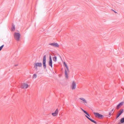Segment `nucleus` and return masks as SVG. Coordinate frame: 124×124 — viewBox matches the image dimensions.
Here are the masks:
<instances>
[{"label":"nucleus","instance_id":"11","mask_svg":"<svg viewBox=\"0 0 124 124\" xmlns=\"http://www.w3.org/2000/svg\"><path fill=\"white\" fill-rule=\"evenodd\" d=\"M123 103L124 102H122L120 103L117 106L116 108V109H118L121 107V106L123 105Z\"/></svg>","mask_w":124,"mask_h":124},{"label":"nucleus","instance_id":"8","mask_svg":"<svg viewBox=\"0 0 124 124\" xmlns=\"http://www.w3.org/2000/svg\"><path fill=\"white\" fill-rule=\"evenodd\" d=\"M49 45L52 46L54 47H58L59 46V45L57 43L55 42L52 43H50L49 44Z\"/></svg>","mask_w":124,"mask_h":124},{"label":"nucleus","instance_id":"17","mask_svg":"<svg viewBox=\"0 0 124 124\" xmlns=\"http://www.w3.org/2000/svg\"><path fill=\"white\" fill-rule=\"evenodd\" d=\"M15 26L14 25H12V27L11 28V30L12 31H14L15 30Z\"/></svg>","mask_w":124,"mask_h":124},{"label":"nucleus","instance_id":"14","mask_svg":"<svg viewBox=\"0 0 124 124\" xmlns=\"http://www.w3.org/2000/svg\"><path fill=\"white\" fill-rule=\"evenodd\" d=\"M123 112L124 109H121L119 111V113L117 114L120 116Z\"/></svg>","mask_w":124,"mask_h":124},{"label":"nucleus","instance_id":"12","mask_svg":"<svg viewBox=\"0 0 124 124\" xmlns=\"http://www.w3.org/2000/svg\"><path fill=\"white\" fill-rule=\"evenodd\" d=\"M85 116L87 118H88L89 120H90L92 122H93L95 124H97V122L96 121H94V120H93V119H91L87 115H85Z\"/></svg>","mask_w":124,"mask_h":124},{"label":"nucleus","instance_id":"21","mask_svg":"<svg viewBox=\"0 0 124 124\" xmlns=\"http://www.w3.org/2000/svg\"><path fill=\"white\" fill-rule=\"evenodd\" d=\"M112 112H109V115H110V116L111 115V114H112Z\"/></svg>","mask_w":124,"mask_h":124},{"label":"nucleus","instance_id":"26","mask_svg":"<svg viewBox=\"0 0 124 124\" xmlns=\"http://www.w3.org/2000/svg\"><path fill=\"white\" fill-rule=\"evenodd\" d=\"M89 116V117H90V115H89V116Z\"/></svg>","mask_w":124,"mask_h":124},{"label":"nucleus","instance_id":"13","mask_svg":"<svg viewBox=\"0 0 124 124\" xmlns=\"http://www.w3.org/2000/svg\"><path fill=\"white\" fill-rule=\"evenodd\" d=\"M79 99L82 101H83V102L85 104H87V101L84 98H79Z\"/></svg>","mask_w":124,"mask_h":124},{"label":"nucleus","instance_id":"2","mask_svg":"<svg viewBox=\"0 0 124 124\" xmlns=\"http://www.w3.org/2000/svg\"><path fill=\"white\" fill-rule=\"evenodd\" d=\"M14 38L17 41L19 40L20 38V35L19 33L15 32L14 34Z\"/></svg>","mask_w":124,"mask_h":124},{"label":"nucleus","instance_id":"5","mask_svg":"<svg viewBox=\"0 0 124 124\" xmlns=\"http://www.w3.org/2000/svg\"><path fill=\"white\" fill-rule=\"evenodd\" d=\"M42 64L41 62H37L34 64V67L37 70H38L37 67H41Z\"/></svg>","mask_w":124,"mask_h":124},{"label":"nucleus","instance_id":"7","mask_svg":"<svg viewBox=\"0 0 124 124\" xmlns=\"http://www.w3.org/2000/svg\"><path fill=\"white\" fill-rule=\"evenodd\" d=\"M28 85L25 83L22 84L21 86V88L22 89H26L28 88Z\"/></svg>","mask_w":124,"mask_h":124},{"label":"nucleus","instance_id":"10","mask_svg":"<svg viewBox=\"0 0 124 124\" xmlns=\"http://www.w3.org/2000/svg\"><path fill=\"white\" fill-rule=\"evenodd\" d=\"M58 108H57L55 111L54 112L52 113V115L54 116H55L57 115L58 114Z\"/></svg>","mask_w":124,"mask_h":124},{"label":"nucleus","instance_id":"23","mask_svg":"<svg viewBox=\"0 0 124 124\" xmlns=\"http://www.w3.org/2000/svg\"><path fill=\"white\" fill-rule=\"evenodd\" d=\"M121 122H120L118 123L117 124H121Z\"/></svg>","mask_w":124,"mask_h":124},{"label":"nucleus","instance_id":"1","mask_svg":"<svg viewBox=\"0 0 124 124\" xmlns=\"http://www.w3.org/2000/svg\"><path fill=\"white\" fill-rule=\"evenodd\" d=\"M64 65L66 68V69H65V76L66 78H68V72L69 71V69L68 68V67L66 64V63H65V62H64Z\"/></svg>","mask_w":124,"mask_h":124},{"label":"nucleus","instance_id":"20","mask_svg":"<svg viewBox=\"0 0 124 124\" xmlns=\"http://www.w3.org/2000/svg\"><path fill=\"white\" fill-rule=\"evenodd\" d=\"M119 116L117 114L116 117V119H117Z\"/></svg>","mask_w":124,"mask_h":124},{"label":"nucleus","instance_id":"4","mask_svg":"<svg viewBox=\"0 0 124 124\" xmlns=\"http://www.w3.org/2000/svg\"><path fill=\"white\" fill-rule=\"evenodd\" d=\"M70 87L72 90L75 89L76 87V82L74 81H73Z\"/></svg>","mask_w":124,"mask_h":124},{"label":"nucleus","instance_id":"15","mask_svg":"<svg viewBox=\"0 0 124 124\" xmlns=\"http://www.w3.org/2000/svg\"><path fill=\"white\" fill-rule=\"evenodd\" d=\"M81 109L84 113L86 114L87 116L89 115V114H88V113L85 110H84V109H83L82 108H81Z\"/></svg>","mask_w":124,"mask_h":124},{"label":"nucleus","instance_id":"9","mask_svg":"<svg viewBox=\"0 0 124 124\" xmlns=\"http://www.w3.org/2000/svg\"><path fill=\"white\" fill-rule=\"evenodd\" d=\"M49 65L52 68V59L50 56L49 57Z\"/></svg>","mask_w":124,"mask_h":124},{"label":"nucleus","instance_id":"16","mask_svg":"<svg viewBox=\"0 0 124 124\" xmlns=\"http://www.w3.org/2000/svg\"><path fill=\"white\" fill-rule=\"evenodd\" d=\"M53 59L54 61L56 62L57 61V57L56 56L53 57Z\"/></svg>","mask_w":124,"mask_h":124},{"label":"nucleus","instance_id":"22","mask_svg":"<svg viewBox=\"0 0 124 124\" xmlns=\"http://www.w3.org/2000/svg\"><path fill=\"white\" fill-rule=\"evenodd\" d=\"M114 110V109H113L111 111H110L111 112H112H112L113 111V110Z\"/></svg>","mask_w":124,"mask_h":124},{"label":"nucleus","instance_id":"3","mask_svg":"<svg viewBox=\"0 0 124 124\" xmlns=\"http://www.w3.org/2000/svg\"><path fill=\"white\" fill-rule=\"evenodd\" d=\"M93 114L95 116L99 119H102L104 117V116L99 113L96 112H93Z\"/></svg>","mask_w":124,"mask_h":124},{"label":"nucleus","instance_id":"18","mask_svg":"<svg viewBox=\"0 0 124 124\" xmlns=\"http://www.w3.org/2000/svg\"><path fill=\"white\" fill-rule=\"evenodd\" d=\"M37 77V75L36 74H34L32 76V78H35Z\"/></svg>","mask_w":124,"mask_h":124},{"label":"nucleus","instance_id":"6","mask_svg":"<svg viewBox=\"0 0 124 124\" xmlns=\"http://www.w3.org/2000/svg\"><path fill=\"white\" fill-rule=\"evenodd\" d=\"M46 55H44L43 56V67L45 69L46 68Z\"/></svg>","mask_w":124,"mask_h":124},{"label":"nucleus","instance_id":"19","mask_svg":"<svg viewBox=\"0 0 124 124\" xmlns=\"http://www.w3.org/2000/svg\"><path fill=\"white\" fill-rule=\"evenodd\" d=\"M4 46V45H3L0 47V51H1V50L2 49Z\"/></svg>","mask_w":124,"mask_h":124},{"label":"nucleus","instance_id":"25","mask_svg":"<svg viewBox=\"0 0 124 124\" xmlns=\"http://www.w3.org/2000/svg\"><path fill=\"white\" fill-rule=\"evenodd\" d=\"M17 65H15V66H17Z\"/></svg>","mask_w":124,"mask_h":124},{"label":"nucleus","instance_id":"24","mask_svg":"<svg viewBox=\"0 0 124 124\" xmlns=\"http://www.w3.org/2000/svg\"><path fill=\"white\" fill-rule=\"evenodd\" d=\"M114 11V12L115 13H117V12H116L115 11Z\"/></svg>","mask_w":124,"mask_h":124}]
</instances>
